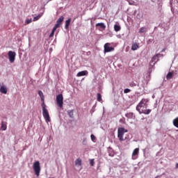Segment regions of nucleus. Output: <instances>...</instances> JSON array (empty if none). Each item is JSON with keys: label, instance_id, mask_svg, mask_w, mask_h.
Returning a JSON list of instances; mask_svg holds the SVG:
<instances>
[{"label": "nucleus", "instance_id": "obj_1", "mask_svg": "<svg viewBox=\"0 0 178 178\" xmlns=\"http://www.w3.org/2000/svg\"><path fill=\"white\" fill-rule=\"evenodd\" d=\"M148 101V99H142L139 104L136 106V111H138L140 115L142 113L144 115H149V113H151L152 111L151 109H147V103Z\"/></svg>", "mask_w": 178, "mask_h": 178}, {"label": "nucleus", "instance_id": "obj_2", "mask_svg": "<svg viewBox=\"0 0 178 178\" xmlns=\"http://www.w3.org/2000/svg\"><path fill=\"white\" fill-rule=\"evenodd\" d=\"M38 95L39 97H40L41 101H42V108L43 118H44V120L48 123V122H51V118L49 117V113L48 112V110L47 109V106L45 105V102H44V93H42V91L39 90Z\"/></svg>", "mask_w": 178, "mask_h": 178}, {"label": "nucleus", "instance_id": "obj_3", "mask_svg": "<svg viewBox=\"0 0 178 178\" xmlns=\"http://www.w3.org/2000/svg\"><path fill=\"white\" fill-rule=\"evenodd\" d=\"M127 129L123 128V127H120L118 129V138L120 141H126L127 140V138L125 137L124 138H123V136H124V133H127Z\"/></svg>", "mask_w": 178, "mask_h": 178}, {"label": "nucleus", "instance_id": "obj_4", "mask_svg": "<svg viewBox=\"0 0 178 178\" xmlns=\"http://www.w3.org/2000/svg\"><path fill=\"white\" fill-rule=\"evenodd\" d=\"M33 168L35 172V175H36V176L38 177L40 176V172H41V166L40 165V161H35L33 163Z\"/></svg>", "mask_w": 178, "mask_h": 178}, {"label": "nucleus", "instance_id": "obj_5", "mask_svg": "<svg viewBox=\"0 0 178 178\" xmlns=\"http://www.w3.org/2000/svg\"><path fill=\"white\" fill-rule=\"evenodd\" d=\"M56 104L59 108H63V95L60 94L56 96Z\"/></svg>", "mask_w": 178, "mask_h": 178}, {"label": "nucleus", "instance_id": "obj_6", "mask_svg": "<svg viewBox=\"0 0 178 178\" xmlns=\"http://www.w3.org/2000/svg\"><path fill=\"white\" fill-rule=\"evenodd\" d=\"M8 58L10 63H13L16 58V53L12 51H8Z\"/></svg>", "mask_w": 178, "mask_h": 178}, {"label": "nucleus", "instance_id": "obj_7", "mask_svg": "<svg viewBox=\"0 0 178 178\" xmlns=\"http://www.w3.org/2000/svg\"><path fill=\"white\" fill-rule=\"evenodd\" d=\"M138 154H140L139 148H136L135 149H134V151L132 152V159L134 161H136V159H137V158H138Z\"/></svg>", "mask_w": 178, "mask_h": 178}, {"label": "nucleus", "instance_id": "obj_8", "mask_svg": "<svg viewBox=\"0 0 178 178\" xmlns=\"http://www.w3.org/2000/svg\"><path fill=\"white\" fill-rule=\"evenodd\" d=\"M112 51H115V48L109 47V43H106L104 44V54H106V52H112Z\"/></svg>", "mask_w": 178, "mask_h": 178}, {"label": "nucleus", "instance_id": "obj_9", "mask_svg": "<svg viewBox=\"0 0 178 178\" xmlns=\"http://www.w3.org/2000/svg\"><path fill=\"white\" fill-rule=\"evenodd\" d=\"M0 92L1 94H8V88L3 83H0Z\"/></svg>", "mask_w": 178, "mask_h": 178}, {"label": "nucleus", "instance_id": "obj_10", "mask_svg": "<svg viewBox=\"0 0 178 178\" xmlns=\"http://www.w3.org/2000/svg\"><path fill=\"white\" fill-rule=\"evenodd\" d=\"M63 20H65V17L63 16H61L56 22V24L54 26V27L59 29L60 27V24L63 22Z\"/></svg>", "mask_w": 178, "mask_h": 178}, {"label": "nucleus", "instance_id": "obj_11", "mask_svg": "<svg viewBox=\"0 0 178 178\" xmlns=\"http://www.w3.org/2000/svg\"><path fill=\"white\" fill-rule=\"evenodd\" d=\"M159 55H161V54H157L154 56H153L152 58V62H154V63H156V62H158V60H159Z\"/></svg>", "mask_w": 178, "mask_h": 178}, {"label": "nucleus", "instance_id": "obj_12", "mask_svg": "<svg viewBox=\"0 0 178 178\" xmlns=\"http://www.w3.org/2000/svg\"><path fill=\"white\" fill-rule=\"evenodd\" d=\"M138 48H140L138 43L135 42V43L132 44V46H131L132 51H137Z\"/></svg>", "mask_w": 178, "mask_h": 178}, {"label": "nucleus", "instance_id": "obj_13", "mask_svg": "<svg viewBox=\"0 0 178 178\" xmlns=\"http://www.w3.org/2000/svg\"><path fill=\"white\" fill-rule=\"evenodd\" d=\"M72 22V18H69L65 21V29L67 30L69 29V26H70V22Z\"/></svg>", "mask_w": 178, "mask_h": 178}, {"label": "nucleus", "instance_id": "obj_14", "mask_svg": "<svg viewBox=\"0 0 178 178\" xmlns=\"http://www.w3.org/2000/svg\"><path fill=\"white\" fill-rule=\"evenodd\" d=\"M96 27H99L100 29H102L103 30H105V29H106V26H105V24H104V23L96 24Z\"/></svg>", "mask_w": 178, "mask_h": 178}, {"label": "nucleus", "instance_id": "obj_15", "mask_svg": "<svg viewBox=\"0 0 178 178\" xmlns=\"http://www.w3.org/2000/svg\"><path fill=\"white\" fill-rule=\"evenodd\" d=\"M88 73V72L86 71H81L77 73L76 76L77 77H81V76H86Z\"/></svg>", "mask_w": 178, "mask_h": 178}, {"label": "nucleus", "instance_id": "obj_16", "mask_svg": "<svg viewBox=\"0 0 178 178\" xmlns=\"http://www.w3.org/2000/svg\"><path fill=\"white\" fill-rule=\"evenodd\" d=\"M75 165H76V166H81V159L78 158V159L75 161Z\"/></svg>", "mask_w": 178, "mask_h": 178}, {"label": "nucleus", "instance_id": "obj_17", "mask_svg": "<svg viewBox=\"0 0 178 178\" xmlns=\"http://www.w3.org/2000/svg\"><path fill=\"white\" fill-rule=\"evenodd\" d=\"M122 27H120V25L119 24H115L114 25V30L115 31L118 32V31H120Z\"/></svg>", "mask_w": 178, "mask_h": 178}, {"label": "nucleus", "instance_id": "obj_18", "mask_svg": "<svg viewBox=\"0 0 178 178\" xmlns=\"http://www.w3.org/2000/svg\"><path fill=\"white\" fill-rule=\"evenodd\" d=\"M56 29H58V28H56V26H54L53 28L52 31H51V33L49 35V38H51V37H54V35H55V31H56Z\"/></svg>", "mask_w": 178, "mask_h": 178}, {"label": "nucleus", "instance_id": "obj_19", "mask_svg": "<svg viewBox=\"0 0 178 178\" xmlns=\"http://www.w3.org/2000/svg\"><path fill=\"white\" fill-rule=\"evenodd\" d=\"M172 123L178 129V117L173 120Z\"/></svg>", "mask_w": 178, "mask_h": 178}, {"label": "nucleus", "instance_id": "obj_20", "mask_svg": "<svg viewBox=\"0 0 178 178\" xmlns=\"http://www.w3.org/2000/svg\"><path fill=\"white\" fill-rule=\"evenodd\" d=\"M6 129H7L6 123L2 122L1 129L3 130V131H5V130H6Z\"/></svg>", "mask_w": 178, "mask_h": 178}, {"label": "nucleus", "instance_id": "obj_21", "mask_svg": "<svg viewBox=\"0 0 178 178\" xmlns=\"http://www.w3.org/2000/svg\"><path fill=\"white\" fill-rule=\"evenodd\" d=\"M97 101L99 102H102V96L100 95V93H97Z\"/></svg>", "mask_w": 178, "mask_h": 178}, {"label": "nucleus", "instance_id": "obj_22", "mask_svg": "<svg viewBox=\"0 0 178 178\" xmlns=\"http://www.w3.org/2000/svg\"><path fill=\"white\" fill-rule=\"evenodd\" d=\"M172 77H173V73L168 72V74L166 76L167 79L170 80V79H172Z\"/></svg>", "mask_w": 178, "mask_h": 178}, {"label": "nucleus", "instance_id": "obj_23", "mask_svg": "<svg viewBox=\"0 0 178 178\" xmlns=\"http://www.w3.org/2000/svg\"><path fill=\"white\" fill-rule=\"evenodd\" d=\"M127 116H128L129 118H136V116H134V113H128V114H127Z\"/></svg>", "mask_w": 178, "mask_h": 178}, {"label": "nucleus", "instance_id": "obj_24", "mask_svg": "<svg viewBox=\"0 0 178 178\" xmlns=\"http://www.w3.org/2000/svg\"><path fill=\"white\" fill-rule=\"evenodd\" d=\"M131 91V90L129 89V88H126L124 90V94H128V92H130Z\"/></svg>", "mask_w": 178, "mask_h": 178}, {"label": "nucleus", "instance_id": "obj_25", "mask_svg": "<svg viewBox=\"0 0 178 178\" xmlns=\"http://www.w3.org/2000/svg\"><path fill=\"white\" fill-rule=\"evenodd\" d=\"M31 22H33V20L31 19H28L26 20V24H30V23H31Z\"/></svg>", "mask_w": 178, "mask_h": 178}, {"label": "nucleus", "instance_id": "obj_26", "mask_svg": "<svg viewBox=\"0 0 178 178\" xmlns=\"http://www.w3.org/2000/svg\"><path fill=\"white\" fill-rule=\"evenodd\" d=\"M145 28L142 27L139 30V33H145Z\"/></svg>", "mask_w": 178, "mask_h": 178}, {"label": "nucleus", "instance_id": "obj_27", "mask_svg": "<svg viewBox=\"0 0 178 178\" xmlns=\"http://www.w3.org/2000/svg\"><path fill=\"white\" fill-rule=\"evenodd\" d=\"M90 138H91L92 141H95V136H94V134H92L90 136Z\"/></svg>", "mask_w": 178, "mask_h": 178}, {"label": "nucleus", "instance_id": "obj_28", "mask_svg": "<svg viewBox=\"0 0 178 178\" xmlns=\"http://www.w3.org/2000/svg\"><path fill=\"white\" fill-rule=\"evenodd\" d=\"M40 17H41V16L35 17L33 18V21H34V22H37V20H38V19H40Z\"/></svg>", "mask_w": 178, "mask_h": 178}, {"label": "nucleus", "instance_id": "obj_29", "mask_svg": "<svg viewBox=\"0 0 178 178\" xmlns=\"http://www.w3.org/2000/svg\"><path fill=\"white\" fill-rule=\"evenodd\" d=\"M90 166H94V159H91L90 161Z\"/></svg>", "mask_w": 178, "mask_h": 178}, {"label": "nucleus", "instance_id": "obj_30", "mask_svg": "<svg viewBox=\"0 0 178 178\" xmlns=\"http://www.w3.org/2000/svg\"><path fill=\"white\" fill-rule=\"evenodd\" d=\"M130 87H136V83L134 82H132L129 84Z\"/></svg>", "mask_w": 178, "mask_h": 178}, {"label": "nucleus", "instance_id": "obj_31", "mask_svg": "<svg viewBox=\"0 0 178 178\" xmlns=\"http://www.w3.org/2000/svg\"><path fill=\"white\" fill-rule=\"evenodd\" d=\"M69 115H70V116H72V115H73V111H70Z\"/></svg>", "mask_w": 178, "mask_h": 178}, {"label": "nucleus", "instance_id": "obj_32", "mask_svg": "<svg viewBox=\"0 0 178 178\" xmlns=\"http://www.w3.org/2000/svg\"><path fill=\"white\" fill-rule=\"evenodd\" d=\"M176 168H178V163L176 164Z\"/></svg>", "mask_w": 178, "mask_h": 178}]
</instances>
